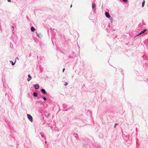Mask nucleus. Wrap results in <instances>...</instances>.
Instances as JSON below:
<instances>
[{
    "instance_id": "obj_11",
    "label": "nucleus",
    "mask_w": 148,
    "mask_h": 148,
    "mask_svg": "<svg viewBox=\"0 0 148 148\" xmlns=\"http://www.w3.org/2000/svg\"><path fill=\"white\" fill-rule=\"evenodd\" d=\"M35 29L33 27H31V30L32 32L34 31Z\"/></svg>"
},
{
    "instance_id": "obj_3",
    "label": "nucleus",
    "mask_w": 148,
    "mask_h": 148,
    "mask_svg": "<svg viewBox=\"0 0 148 148\" xmlns=\"http://www.w3.org/2000/svg\"><path fill=\"white\" fill-rule=\"evenodd\" d=\"M146 30H147V29H144L143 31H142L139 34H138L136 35V36H139V35H141L142 33H144Z\"/></svg>"
},
{
    "instance_id": "obj_5",
    "label": "nucleus",
    "mask_w": 148,
    "mask_h": 148,
    "mask_svg": "<svg viewBox=\"0 0 148 148\" xmlns=\"http://www.w3.org/2000/svg\"><path fill=\"white\" fill-rule=\"evenodd\" d=\"M28 79H27V81L28 82L30 80H31L32 79V77L31 76H30V75H28Z\"/></svg>"
},
{
    "instance_id": "obj_21",
    "label": "nucleus",
    "mask_w": 148,
    "mask_h": 148,
    "mask_svg": "<svg viewBox=\"0 0 148 148\" xmlns=\"http://www.w3.org/2000/svg\"><path fill=\"white\" fill-rule=\"evenodd\" d=\"M72 7V5H71V8Z\"/></svg>"
},
{
    "instance_id": "obj_16",
    "label": "nucleus",
    "mask_w": 148,
    "mask_h": 148,
    "mask_svg": "<svg viewBox=\"0 0 148 148\" xmlns=\"http://www.w3.org/2000/svg\"><path fill=\"white\" fill-rule=\"evenodd\" d=\"M67 84H68L67 83L65 82V86L67 85Z\"/></svg>"
},
{
    "instance_id": "obj_17",
    "label": "nucleus",
    "mask_w": 148,
    "mask_h": 148,
    "mask_svg": "<svg viewBox=\"0 0 148 148\" xmlns=\"http://www.w3.org/2000/svg\"><path fill=\"white\" fill-rule=\"evenodd\" d=\"M117 125V123H116L115 124V125H114V127H116V125Z\"/></svg>"
},
{
    "instance_id": "obj_18",
    "label": "nucleus",
    "mask_w": 148,
    "mask_h": 148,
    "mask_svg": "<svg viewBox=\"0 0 148 148\" xmlns=\"http://www.w3.org/2000/svg\"><path fill=\"white\" fill-rule=\"evenodd\" d=\"M41 136L42 137H44V134H42L41 135Z\"/></svg>"
},
{
    "instance_id": "obj_6",
    "label": "nucleus",
    "mask_w": 148,
    "mask_h": 148,
    "mask_svg": "<svg viewBox=\"0 0 148 148\" xmlns=\"http://www.w3.org/2000/svg\"><path fill=\"white\" fill-rule=\"evenodd\" d=\"M41 91L43 94H46V92L45 90L44 89H42L41 90Z\"/></svg>"
},
{
    "instance_id": "obj_22",
    "label": "nucleus",
    "mask_w": 148,
    "mask_h": 148,
    "mask_svg": "<svg viewBox=\"0 0 148 148\" xmlns=\"http://www.w3.org/2000/svg\"><path fill=\"white\" fill-rule=\"evenodd\" d=\"M45 143H47V142H46V141H45Z\"/></svg>"
},
{
    "instance_id": "obj_20",
    "label": "nucleus",
    "mask_w": 148,
    "mask_h": 148,
    "mask_svg": "<svg viewBox=\"0 0 148 148\" xmlns=\"http://www.w3.org/2000/svg\"><path fill=\"white\" fill-rule=\"evenodd\" d=\"M64 70H65V69H63V72H64Z\"/></svg>"
},
{
    "instance_id": "obj_2",
    "label": "nucleus",
    "mask_w": 148,
    "mask_h": 148,
    "mask_svg": "<svg viewBox=\"0 0 148 148\" xmlns=\"http://www.w3.org/2000/svg\"><path fill=\"white\" fill-rule=\"evenodd\" d=\"M105 14L107 18H110L111 17L110 16V15L109 14V13L107 12H105Z\"/></svg>"
},
{
    "instance_id": "obj_15",
    "label": "nucleus",
    "mask_w": 148,
    "mask_h": 148,
    "mask_svg": "<svg viewBox=\"0 0 148 148\" xmlns=\"http://www.w3.org/2000/svg\"><path fill=\"white\" fill-rule=\"evenodd\" d=\"M123 1L124 2H127V0H123Z\"/></svg>"
},
{
    "instance_id": "obj_7",
    "label": "nucleus",
    "mask_w": 148,
    "mask_h": 148,
    "mask_svg": "<svg viewBox=\"0 0 148 148\" xmlns=\"http://www.w3.org/2000/svg\"><path fill=\"white\" fill-rule=\"evenodd\" d=\"M73 135L75 138H77L78 137V136L77 134V133H74L73 134Z\"/></svg>"
},
{
    "instance_id": "obj_12",
    "label": "nucleus",
    "mask_w": 148,
    "mask_h": 148,
    "mask_svg": "<svg viewBox=\"0 0 148 148\" xmlns=\"http://www.w3.org/2000/svg\"><path fill=\"white\" fill-rule=\"evenodd\" d=\"M110 18V21L111 23H112V21H113V20H112V18L111 17V18Z\"/></svg>"
},
{
    "instance_id": "obj_8",
    "label": "nucleus",
    "mask_w": 148,
    "mask_h": 148,
    "mask_svg": "<svg viewBox=\"0 0 148 148\" xmlns=\"http://www.w3.org/2000/svg\"><path fill=\"white\" fill-rule=\"evenodd\" d=\"M96 7V5L95 4L93 3L92 5V7L93 9H94Z\"/></svg>"
},
{
    "instance_id": "obj_10",
    "label": "nucleus",
    "mask_w": 148,
    "mask_h": 148,
    "mask_svg": "<svg viewBox=\"0 0 148 148\" xmlns=\"http://www.w3.org/2000/svg\"><path fill=\"white\" fill-rule=\"evenodd\" d=\"M145 0H143V2L142 3V7H143L144 6V5H145Z\"/></svg>"
},
{
    "instance_id": "obj_14",
    "label": "nucleus",
    "mask_w": 148,
    "mask_h": 148,
    "mask_svg": "<svg viewBox=\"0 0 148 148\" xmlns=\"http://www.w3.org/2000/svg\"><path fill=\"white\" fill-rule=\"evenodd\" d=\"M10 62H12V65H14V63H13V62L12 61H11Z\"/></svg>"
},
{
    "instance_id": "obj_1",
    "label": "nucleus",
    "mask_w": 148,
    "mask_h": 148,
    "mask_svg": "<svg viewBox=\"0 0 148 148\" xmlns=\"http://www.w3.org/2000/svg\"><path fill=\"white\" fill-rule=\"evenodd\" d=\"M27 116L28 119L31 121L32 122L33 120L32 116L29 114H27Z\"/></svg>"
},
{
    "instance_id": "obj_13",
    "label": "nucleus",
    "mask_w": 148,
    "mask_h": 148,
    "mask_svg": "<svg viewBox=\"0 0 148 148\" xmlns=\"http://www.w3.org/2000/svg\"><path fill=\"white\" fill-rule=\"evenodd\" d=\"M43 99H44V100L45 101H46V100H47V99H46V98L45 97H43Z\"/></svg>"
},
{
    "instance_id": "obj_4",
    "label": "nucleus",
    "mask_w": 148,
    "mask_h": 148,
    "mask_svg": "<svg viewBox=\"0 0 148 148\" xmlns=\"http://www.w3.org/2000/svg\"><path fill=\"white\" fill-rule=\"evenodd\" d=\"M34 87L36 89H38L39 88V86L38 84H36L34 85Z\"/></svg>"
},
{
    "instance_id": "obj_19",
    "label": "nucleus",
    "mask_w": 148,
    "mask_h": 148,
    "mask_svg": "<svg viewBox=\"0 0 148 148\" xmlns=\"http://www.w3.org/2000/svg\"><path fill=\"white\" fill-rule=\"evenodd\" d=\"M8 2H10L11 1V0H8Z\"/></svg>"
},
{
    "instance_id": "obj_9",
    "label": "nucleus",
    "mask_w": 148,
    "mask_h": 148,
    "mask_svg": "<svg viewBox=\"0 0 148 148\" xmlns=\"http://www.w3.org/2000/svg\"><path fill=\"white\" fill-rule=\"evenodd\" d=\"M33 95L35 97H37L38 96V93L36 92H34V93Z\"/></svg>"
}]
</instances>
